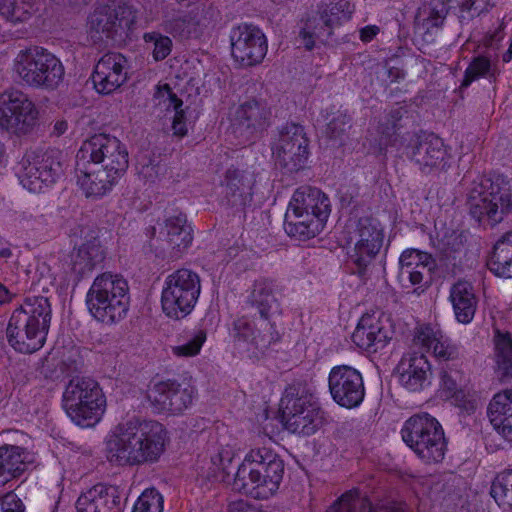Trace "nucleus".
Returning <instances> with one entry per match:
<instances>
[{
    "instance_id": "obj_4",
    "label": "nucleus",
    "mask_w": 512,
    "mask_h": 512,
    "mask_svg": "<svg viewBox=\"0 0 512 512\" xmlns=\"http://www.w3.org/2000/svg\"><path fill=\"white\" fill-rule=\"evenodd\" d=\"M13 71L25 85L44 90L56 89L65 74L62 62L39 46L20 50L14 58Z\"/></svg>"
},
{
    "instance_id": "obj_22",
    "label": "nucleus",
    "mask_w": 512,
    "mask_h": 512,
    "mask_svg": "<svg viewBox=\"0 0 512 512\" xmlns=\"http://www.w3.org/2000/svg\"><path fill=\"white\" fill-rule=\"evenodd\" d=\"M358 240L352 258L360 271L379 253L383 244V231L379 223L371 218H361L357 225Z\"/></svg>"
},
{
    "instance_id": "obj_64",
    "label": "nucleus",
    "mask_w": 512,
    "mask_h": 512,
    "mask_svg": "<svg viewBox=\"0 0 512 512\" xmlns=\"http://www.w3.org/2000/svg\"><path fill=\"white\" fill-rule=\"evenodd\" d=\"M247 508L248 505L244 501H236L229 505V512H243Z\"/></svg>"
},
{
    "instance_id": "obj_13",
    "label": "nucleus",
    "mask_w": 512,
    "mask_h": 512,
    "mask_svg": "<svg viewBox=\"0 0 512 512\" xmlns=\"http://www.w3.org/2000/svg\"><path fill=\"white\" fill-rule=\"evenodd\" d=\"M39 111L27 94L20 90L5 91L0 96V126L17 135L33 131Z\"/></svg>"
},
{
    "instance_id": "obj_58",
    "label": "nucleus",
    "mask_w": 512,
    "mask_h": 512,
    "mask_svg": "<svg viewBox=\"0 0 512 512\" xmlns=\"http://www.w3.org/2000/svg\"><path fill=\"white\" fill-rule=\"evenodd\" d=\"M273 340L274 337L271 333L262 334L260 331H258V334L256 335L254 333V336L251 338V344L254 345L257 350L263 352L269 347Z\"/></svg>"
},
{
    "instance_id": "obj_39",
    "label": "nucleus",
    "mask_w": 512,
    "mask_h": 512,
    "mask_svg": "<svg viewBox=\"0 0 512 512\" xmlns=\"http://www.w3.org/2000/svg\"><path fill=\"white\" fill-rule=\"evenodd\" d=\"M334 27L326 24L323 15L318 11L306 19L299 31L298 40L307 50H312L317 40L323 42L331 36Z\"/></svg>"
},
{
    "instance_id": "obj_59",
    "label": "nucleus",
    "mask_w": 512,
    "mask_h": 512,
    "mask_svg": "<svg viewBox=\"0 0 512 512\" xmlns=\"http://www.w3.org/2000/svg\"><path fill=\"white\" fill-rule=\"evenodd\" d=\"M236 336L239 340L250 341L254 336V329L245 321H238L235 324Z\"/></svg>"
},
{
    "instance_id": "obj_11",
    "label": "nucleus",
    "mask_w": 512,
    "mask_h": 512,
    "mask_svg": "<svg viewBox=\"0 0 512 512\" xmlns=\"http://www.w3.org/2000/svg\"><path fill=\"white\" fill-rule=\"evenodd\" d=\"M90 159L96 168L122 177L128 168V152L120 140L108 134H95L86 140L78 154V160Z\"/></svg>"
},
{
    "instance_id": "obj_15",
    "label": "nucleus",
    "mask_w": 512,
    "mask_h": 512,
    "mask_svg": "<svg viewBox=\"0 0 512 512\" xmlns=\"http://www.w3.org/2000/svg\"><path fill=\"white\" fill-rule=\"evenodd\" d=\"M136 10L126 3L100 6L90 16L92 30L107 39L123 40L136 22Z\"/></svg>"
},
{
    "instance_id": "obj_49",
    "label": "nucleus",
    "mask_w": 512,
    "mask_h": 512,
    "mask_svg": "<svg viewBox=\"0 0 512 512\" xmlns=\"http://www.w3.org/2000/svg\"><path fill=\"white\" fill-rule=\"evenodd\" d=\"M163 503V496L156 489H146L135 503L133 512H163Z\"/></svg>"
},
{
    "instance_id": "obj_62",
    "label": "nucleus",
    "mask_w": 512,
    "mask_h": 512,
    "mask_svg": "<svg viewBox=\"0 0 512 512\" xmlns=\"http://www.w3.org/2000/svg\"><path fill=\"white\" fill-rule=\"evenodd\" d=\"M401 275L408 276L409 281L413 285L420 284L424 277L422 271H414V269H406V268H404L403 272H401Z\"/></svg>"
},
{
    "instance_id": "obj_55",
    "label": "nucleus",
    "mask_w": 512,
    "mask_h": 512,
    "mask_svg": "<svg viewBox=\"0 0 512 512\" xmlns=\"http://www.w3.org/2000/svg\"><path fill=\"white\" fill-rule=\"evenodd\" d=\"M429 259L430 256L426 253L414 249L406 250L400 256L401 272H403L404 268L412 269L415 264Z\"/></svg>"
},
{
    "instance_id": "obj_26",
    "label": "nucleus",
    "mask_w": 512,
    "mask_h": 512,
    "mask_svg": "<svg viewBox=\"0 0 512 512\" xmlns=\"http://www.w3.org/2000/svg\"><path fill=\"white\" fill-rule=\"evenodd\" d=\"M77 183L85 193L86 197H102L109 192L120 176L106 172L103 169L96 168L90 164L77 160L76 164Z\"/></svg>"
},
{
    "instance_id": "obj_5",
    "label": "nucleus",
    "mask_w": 512,
    "mask_h": 512,
    "mask_svg": "<svg viewBox=\"0 0 512 512\" xmlns=\"http://www.w3.org/2000/svg\"><path fill=\"white\" fill-rule=\"evenodd\" d=\"M63 406L75 424L91 427L104 413L106 399L98 382L94 379L74 377L66 385Z\"/></svg>"
},
{
    "instance_id": "obj_27",
    "label": "nucleus",
    "mask_w": 512,
    "mask_h": 512,
    "mask_svg": "<svg viewBox=\"0 0 512 512\" xmlns=\"http://www.w3.org/2000/svg\"><path fill=\"white\" fill-rule=\"evenodd\" d=\"M396 370L401 385L409 391L422 389L431 374L430 364L422 353H409L403 356Z\"/></svg>"
},
{
    "instance_id": "obj_57",
    "label": "nucleus",
    "mask_w": 512,
    "mask_h": 512,
    "mask_svg": "<svg viewBox=\"0 0 512 512\" xmlns=\"http://www.w3.org/2000/svg\"><path fill=\"white\" fill-rule=\"evenodd\" d=\"M22 501L14 494L6 495L0 500V512H24Z\"/></svg>"
},
{
    "instance_id": "obj_31",
    "label": "nucleus",
    "mask_w": 512,
    "mask_h": 512,
    "mask_svg": "<svg viewBox=\"0 0 512 512\" xmlns=\"http://www.w3.org/2000/svg\"><path fill=\"white\" fill-rule=\"evenodd\" d=\"M330 206L328 197L321 190L310 186H302L294 192L288 210L307 211L320 217H329Z\"/></svg>"
},
{
    "instance_id": "obj_48",
    "label": "nucleus",
    "mask_w": 512,
    "mask_h": 512,
    "mask_svg": "<svg viewBox=\"0 0 512 512\" xmlns=\"http://www.w3.org/2000/svg\"><path fill=\"white\" fill-rule=\"evenodd\" d=\"M486 75L494 76L490 60L484 56L475 57L465 71L460 88H467L473 81Z\"/></svg>"
},
{
    "instance_id": "obj_29",
    "label": "nucleus",
    "mask_w": 512,
    "mask_h": 512,
    "mask_svg": "<svg viewBox=\"0 0 512 512\" xmlns=\"http://www.w3.org/2000/svg\"><path fill=\"white\" fill-rule=\"evenodd\" d=\"M328 217H320L305 211H286L285 214V231L288 235L306 240L315 237L322 231Z\"/></svg>"
},
{
    "instance_id": "obj_36",
    "label": "nucleus",
    "mask_w": 512,
    "mask_h": 512,
    "mask_svg": "<svg viewBox=\"0 0 512 512\" xmlns=\"http://www.w3.org/2000/svg\"><path fill=\"white\" fill-rule=\"evenodd\" d=\"M154 100L159 106H164L166 110L172 109L174 117L172 121L173 135L184 137L187 134V126L185 121V112L181 108L183 102L172 91L168 84L159 87L154 94Z\"/></svg>"
},
{
    "instance_id": "obj_9",
    "label": "nucleus",
    "mask_w": 512,
    "mask_h": 512,
    "mask_svg": "<svg viewBox=\"0 0 512 512\" xmlns=\"http://www.w3.org/2000/svg\"><path fill=\"white\" fill-rule=\"evenodd\" d=\"M200 292L199 275L189 269H178L165 281L161 295L163 312L171 319L185 318L194 309Z\"/></svg>"
},
{
    "instance_id": "obj_14",
    "label": "nucleus",
    "mask_w": 512,
    "mask_h": 512,
    "mask_svg": "<svg viewBox=\"0 0 512 512\" xmlns=\"http://www.w3.org/2000/svg\"><path fill=\"white\" fill-rule=\"evenodd\" d=\"M272 150L276 163L287 172L293 173L302 169L309 154L304 128L295 123L282 126Z\"/></svg>"
},
{
    "instance_id": "obj_44",
    "label": "nucleus",
    "mask_w": 512,
    "mask_h": 512,
    "mask_svg": "<svg viewBox=\"0 0 512 512\" xmlns=\"http://www.w3.org/2000/svg\"><path fill=\"white\" fill-rule=\"evenodd\" d=\"M199 21L192 11L176 15L164 22V29L168 33L180 38H189L198 34Z\"/></svg>"
},
{
    "instance_id": "obj_2",
    "label": "nucleus",
    "mask_w": 512,
    "mask_h": 512,
    "mask_svg": "<svg viewBox=\"0 0 512 512\" xmlns=\"http://www.w3.org/2000/svg\"><path fill=\"white\" fill-rule=\"evenodd\" d=\"M51 320V306L44 296L27 297L9 320L8 343L20 353H33L44 345Z\"/></svg>"
},
{
    "instance_id": "obj_41",
    "label": "nucleus",
    "mask_w": 512,
    "mask_h": 512,
    "mask_svg": "<svg viewBox=\"0 0 512 512\" xmlns=\"http://www.w3.org/2000/svg\"><path fill=\"white\" fill-rule=\"evenodd\" d=\"M254 184L255 177L253 173L232 168L226 171V194L233 198L234 203L238 200L244 202L247 197L251 196Z\"/></svg>"
},
{
    "instance_id": "obj_10",
    "label": "nucleus",
    "mask_w": 512,
    "mask_h": 512,
    "mask_svg": "<svg viewBox=\"0 0 512 512\" xmlns=\"http://www.w3.org/2000/svg\"><path fill=\"white\" fill-rule=\"evenodd\" d=\"M19 179L24 188L33 193L54 184L64 173L61 152L55 149H34L25 153Z\"/></svg>"
},
{
    "instance_id": "obj_50",
    "label": "nucleus",
    "mask_w": 512,
    "mask_h": 512,
    "mask_svg": "<svg viewBox=\"0 0 512 512\" xmlns=\"http://www.w3.org/2000/svg\"><path fill=\"white\" fill-rule=\"evenodd\" d=\"M143 39L146 43L153 44V57L156 61L165 59L171 52L172 41L168 36L158 32L145 33Z\"/></svg>"
},
{
    "instance_id": "obj_45",
    "label": "nucleus",
    "mask_w": 512,
    "mask_h": 512,
    "mask_svg": "<svg viewBox=\"0 0 512 512\" xmlns=\"http://www.w3.org/2000/svg\"><path fill=\"white\" fill-rule=\"evenodd\" d=\"M328 25L337 26L348 20L353 12V6L348 0H329L318 10Z\"/></svg>"
},
{
    "instance_id": "obj_30",
    "label": "nucleus",
    "mask_w": 512,
    "mask_h": 512,
    "mask_svg": "<svg viewBox=\"0 0 512 512\" xmlns=\"http://www.w3.org/2000/svg\"><path fill=\"white\" fill-rule=\"evenodd\" d=\"M105 258L104 250L96 239L83 243L70 255V269L75 279L80 281L90 274Z\"/></svg>"
},
{
    "instance_id": "obj_25",
    "label": "nucleus",
    "mask_w": 512,
    "mask_h": 512,
    "mask_svg": "<svg viewBox=\"0 0 512 512\" xmlns=\"http://www.w3.org/2000/svg\"><path fill=\"white\" fill-rule=\"evenodd\" d=\"M390 327L380 319L363 316L352 334V341L361 349L377 352L383 349L391 339Z\"/></svg>"
},
{
    "instance_id": "obj_60",
    "label": "nucleus",
    "mask_w": 512,
    "mask_h": 512,
    "mask_svg": "<svg viewBox=\"0 0 512 512\" xmlns=\"http://www.w3.org/2000/svg\"><path fill=\"white\" fill-rule=\"evenodd\" d=\"M231 453L229 451H223V452H219L216 456H213L211 458L213 464L218 468V469H221L223 472H225L226 474H229V472H227V468H228V464L231 463Z\"/></svg>"
},
{
    "instance_id": "obj_6",
    "label": "nucleus",
    "mask_w": 512,
    "mask_h": 512,
    "mask_svg": "<svg viewBox=\"0 0 512 512\" xmlns=\"http://www.w3.org/2000/svg\"><path fill=\"white\" fill-rule=\"evenodd\" d=\"M467 205L476 221L494 227L512 213V193L491 179L482 178L473 182Z\"/></svg>"
},
{
    "instance_id": "obj_54",
    "label": "nucleus",
    "mask_w": 512,
    "mask_h": 512,
    "mask_svg": "<svg viewBox=\"0 0 512 512\" xmlns=\"http://www.w3.org/2000/svg\"><path fill=\"white\" fill-rule=\"evenodd\" d=\"M459 8V18L461 22L471 20L475 15H479L488 3V0H456Z\"/></svg>"
},
{
    "instance_id": "obj_35",
    "label": "nucleus",
    "mask_w": 512,
    "mask_h": 512,
    "mask_svg": "<svg viewBox=\"0 0 512 512\" xmlns=\"http://www.w3.org/2000/svg\"><path fill=\"white\" fill-rule=\"evenodd\" d=\"M29 453L19 446L0 447V484L22 474L29 461Z\"/></svg>"
},
{
    "instance_id": "obj_33",
    "label": "nucleus",
    "mask_w": 512,
    "mask_h": 512,
    "mask_svg": "<svg viewBox=\"0 0 512 512\" xmlns=\"http://www.w3.org/2000/svg\"><path fill=\"white\" fill-rule=\"evenodd\" d=\"M326 512H404V509L395 503L373 508L370 501L355 489L345 492Z\"/></svg>"
},
{
    "instance_id": "obj_61",
    "label": "nucleus",
    "mask_w": 512,
    "mask_h": 512,
    "mask_svg": "<svg viewBox=\"0 0 512 512\" xmlns=\"http://www.w3.org/2000/svg\"><path fill=\"white\" fill-rule=\"evenodd\" d=\"M380 29L376 25H369L360 30V39L363 42H370L378 33Z\"/></svg>"
},
{
    "instance_id": "obj_23",
    "label": "nucleus",
    "mask_w": 512,
    "mask_h": 512,
    "mask_svg": "<svg viewBox=\"0 0 512 512\" xmlns=\"http://www.w3.org/2000/svg\"><path fill=\"white\" fill-rule=\"evenodd\" d=\"M125 57L118 53H108L100 58L92 74L94 87L99 93L110 94L126 80Z\"/></svg>"
},
{
    "instance_id": "obj_8",
    "label": "nucleus",
    "mask_w": 512,
    "mask_h": 512,
    "mask_svg": "<svg viewBox=\"0 0 512 512\" xmlns=\"http://www.w3.org/2000/svg\"><path fill=\"white\" fill-rule=\"evenodd\" d=\"M280 409L285 428L292 433L310 436L323 425V412L318 403L299 385L286 388Z\"/></svg>"
},
{
    "instance_id": "obj_3",
    "label": "nucleus",
    "mask_w": 512,
    "mask_h": 512,
    "mask_svg": "<svg viewBox=\"0 0 512 512\" xmlns=\"http://www.w3.org/2000/svg\"><path fill=\"white\" fill-rule=\"evenodd\" d=\"M86 304L89 312L103 323L121 320L129 307L128 282L119 274L98 275L87 292Z\"/></svg>"
},
{
    "instance_id": "obj_40",
    "label": "nucleus",
    "mask_w": 512,
    "mask_h": 512,
    "mask_svg": "<svg viewBox=\"0 0 512 512\" xmlns=\"http://www.w3.org/2000/svg\"><path fill=\"white\" fill-rule=\"evenodd\" d=\"M232 487L234 490L250 495L255 499H264L260 494V478L257 477L253 461L248 460V455L238 467L234 475Z\"/></svg>"
},
{
    "instance_id": "obj_20",
    "label": "nucleus",
    "mask_w": 512,
    "mask_h": 512,
    "mask_svg": "<svg viewBox=\"0 0 512 512\" xmlns=\"http://www.w3.org/2000/svg\"><path fill=\"white\" fill-rule=\"evenodd\" d=\"M148 399L157 412L179 414L192 403L193 391L176 381L156 383L148 392Z\"/></svg>"
},
{
    "instance_id": "obj_18",
    "label": "nucleus",
    "mask_w": 512,
    "mask_h": 512,
    "mask_svg": "<svg viewBox=\"0 0 512 512\" xmlns=\"http://www.w3.org/2000/svg\"><path fill=\"white\" fill-rule=\"evenodd\" d=\"M271 112L267 105L255 99L241 104L233 119V132L241 143L252 141L268 125Z\"/></svg>"
},
{
    "instance_id": "obj_43",
    "label": "nucleus",
    "mask_w": 512,
    "mask_h": 512,
    "mask_svg": "<svg viewBox=\"0 0 512 512\" xmlns=\"http://www.w3.org/2000/svg\"><path fill=\"white\" fill-rule=\"evenodd\" d=\"M490 495L504 512H512V470L497 475L491 484Z\"/></svg>"
},
{
    "instance_id": "obj_46",
    "label": "nucleus",
    "mask_w": 512,
    "mask_h": 512,
    "mask_svg": "<svg viewBox=\"0 0 512 512\" xmlns=\"http://www.w3.org/2000/svg\"><path fill=\"white\" fill-rule=\"evenodd\" d=\"M32 8L33 5L25 0H0V14L13 23L30 18Z\"/></svg>"
},
{
    "instance_id": "obj_17",
    "label": "nucleus",
    "mask_w": 512,
    "mask_h": 512,
    "mask_svg": "<svg viewBox=\"0 0 512 512\" xmlns=\"http://www.w3.org/2000/svg\"><path fill=\"white\" fill-rule=\"evenodd\" d=\"M329 390L332 399L340 406L351 409L364 399L365 388L362 375L347 365L333 367L329 374Z\"/></svg>"
},
{
    "instance_id": "obj_52",
    "label": "nucleus",
    "mask_w": 512,
    "mask_h": 512,
    "mask_svg": "<svg viewBox=\"0 0 512 512\" xmlns=\"http://www.w3.org/2000/svg\"><path fill=\"white\" fill-rule=\"evenodd\" d=\"M206 340V333L202 330L198 331L191 339L186 343L174 346L172 348L173 353L179 357H191L195 356L200 352L203 343Z\"/></svg>"
},
{
    "instance_id": "obj_19",
    "label": "nucleus",
    "mask_w": 512,
    "mask_h": 512,
    "mask_svg": "<svg viewBox=\"0 0 512 512\" xmlns=\"http://www.w3.org/2000/svg\"><path fill=\"white\" fill-rule=\"evenodd\" d=\"M248 460L253 461L257 477L260 478V494L265 499L269 498L279 489L285 472L284 461L266 447L251 450Z\"/></svg>"
},
{
    "instance_id": "obj_63",
    "label": "nucleus",
    "mask_w": 512,
    "mask_h": 512,
    "mask_svg": "<svg viewBox=\"0 0 512 512\" xmlns=\"http://www.w3.org/2000/svg\"><path fill=\"white\" fill-rule=\"evenodd\" d=\"M67 128H68V123L64 120H60L54 124L52 133L56 136H60L66 132Z\"/></svg>"
},
{
    "instance_id": "obj_28",
    "label": "nucleus",
    "mask_w": 512,
    "mask_h": 512,
    "mask_svg": "<svg viewBox=\"0 0 512 512\" xmlns=\"http://www.w3.org/2000/svg\"><path fill=\"white\" fill-rule=\"evenodd\" d=\"M487 413L497 432L512 443V389L495 394L488 405Z\"/></svg>"
},
{
    "instance_id": "obj_42",
    "label": "nucleus",
    "mask_w": 512,
    "mask_h": 512,
    "mask_svg": "<svg viewBox=\"0 0 512 512\" xmlns=\"http://www.w3.org/2000/svg\"><path fill=\"white\" fill-rule=\"evenodd\" d=\"M497 373L501 381L512 378V336L498 335L496 339Z\"/></svg>"
},
{
    "instance_id": "obj_56",
    "label": "nucleus",
    "mask_w": 512,
    "mask_h": 512,
    "mask_svg": "<svg viewBox=\"0 0 512 512\" xmlns=\"http://www.w3.org/2000/svg\"><path fill=\"white\" fill-rule=\"evenodd\" d=\"M440 375L442 388L448 393V396H455L459 391V373L443 370Z\"/></svg>"
},
{
    "instance_id": "obj_32",
    "label": "nucleus",
    "mask_w": 512,
    "mask_h": 512,
    "mask_svg": "<svg viewBox=\"0 0 512 512\" xmlns=\"http://www.w3.org/2000/svg\"><path fill=\"white\" fill-rule=\"evenodd\" d=\"M414 343L432 350L434 356L441 361H453L459 358V349L440 332L431 327H421L416 332Z\"/></svg>"
},
{
    "instance_id": "obj_47",
    "label": "nucleus",
    "mask_w": 512,
    "mask_h": 512,
    "mask_svg": "<svg viewBox=\"0 0 512 512\" xmlns=\"http://www.w3.org/2000/svg\"><path fill=\"white\" fill-rule=\"evenodd\" d=\"M350 128V115L346 111L336 110L330 113L325 132L330 139H340Z\"/></svg>"
},
{
    "instance_id": "obj_21",
    "label": "nucleus",
    "mask_w": 512,
    "mask_h": 512,
    "mask_svg": "<svg viewBox=\"0 0 512 512\" xmlns=\"http://www.w3.org/2000/svg\"><path fill=\"white\" fill-rule=\"evenodd\" d=\"M409 158L424 173L442 169L446 165L447 151L441 138L434 134H421L408 146Z\"/></svg>"
},
{
    "instance_id": "obj_38",
    "label": "nucleus",
    "mask_w": 512,
    "mask_h": 512,
    "mask_svg": "<svg viewBox=\"0 0 512 512\" xmlns=\"http://www.w3.org/2000/svg\"><path fill=\"white\" fill-rule=\"evenodd\" d=\"M487 265L495 275L512 278V232L504 234L495 243Z\"/></svg>"
},
{
    "instance_id": "obj_24",
    "label": "nucleus",
    "mask_w": 512,
    "mask_h": 512,
    "mask_svg": "<svg viewBox=\"0 0 512 512\" xmlns=\"http://www.w3.org/2000/svg\"><path fill=\"white\" fill-rule=\"evenodd\" d=\"M76 509L77 512H120V492L115 486L97 484L78 497Z\"/></svg>"
},
{
    "instance_id": "obj_7",
    "label": "nucleus",
    "mask_w": 512,
    "mask_h": 512,
    "mask_svg": "<svg viewBox=\"0 0 512 512\" xmlns=\"http://www.w3.org/2000/svg\"><path fill=\"white\" fill-rule=\"evenodd\" d=\"M401 434L407 446L426 463L443 460L446 451L444 431L439 421L428 413L411 416Z\"/></svg>"
},
{
    "instance_id": "obj_37",
    "label": "nucleus",
    "mask_w": 512,
    "mask_h": 512,
    "mask_svg": "<svg viewBox=\"0 0 512 512\" xmlns=\"http://www.w3.org/2000/svg\"><path fill=\"white\" fill-rule=\"evenodd\" d=\"M279 291L278 286L272 280L260 279L254 283L249 300L265 320L269 318L272 309L279 307L277 299Z\"/></svg>"
},
{
    "instance_id": "obj_53",
    "label": "nucleus",
    "mask_w": 512,
    "mask_h": 512,
    "mask_svg": "<svg viewBox=\"0 0 512 512\" xmlns=\"http://www.w3.org/2000/svg\"><path fill=\"white\" fill-rule=\"evenodd\" d=\"M166 171L165 165L149 161L141 166L138 175L145 183L154 184L164 177Z\"/></svg>"
},
{
    "instance_id": "obj_51",
    "label": "nucleus",
    "mask_w": 512,
    "mask_h": 512,
    "mask_svg": "<svg viewBox=\"0 0 512 512\" xmlns=\"http://www.w3.org/2000/svg\"><path fill=\"white\" fill-rule=\"evenodd\" d=\"M423 14L426 16L424 21L427 27L437 28L443 24L448 14V7L443 1L438 0L424 7Z\"/></svg>"
},
{
    "instance_id": "obj_16",
    "label": "nucleus",
    "mask_w": 512,
    "mask_h": 512,
    "mask_svg": "<svg viewBox=\"0 0 512 512\" xmlns=\"http://www.w3.org/2000/svg\"><path fill=\"white\" fill-rule=\"evenodd\" d=\"M231 55L242 67L255 66L267 53L264 33L256 26L243 24L230 32Z\"/></svg>"
},
{
    "instance_id": "obj_12",
    "label": "nucleus",
    "mask_w": 512,
    "mask_h": 512,
    "mask_svg": "<svg viewBox=\"0 0 512 512\" xmlns=\"http://www.w3.org/2000/svg\"><path fill=\"white\" fill-rule=\"evenodd\" d=\"M148 246L156 257L178 259L192 242L191 227L182 214L169 217L164 223L148 230Z\"/></svg>"
},
{
    "instance_id": "obj_1",
    "label": "nucleus",
    "mask_w": 512,
    "mask_h": 512,
    "mask_svg": "<svg viewBox=\"0 0 512 512\" xmlns=\"http://www.w3.org/2000/svg\"><path fill=\"white\" fill-rule=\"evenodd\" d=\"M164 432L156 421L129 420L119 424L107 442L108 459L119 465L156 461L164 451Z\"/></svg>"
},
{
    "instance_id": "obj_34",
    "label": "nucleus",
    "mask_w": 512,
    "mask_h": 512,
    "mask_svg": "<svg viewBox=\"0 0 512 512\" xmlns=\"http://www.w3.org/2000/svg\"><path fill=\"white\" fill-rule=\"evenodd\" d=\"M450 300L456 319L464 324L471 322L477 308L473 286L469 282L458 281L451 287Z\"/></svg>"
}]
</instances>
